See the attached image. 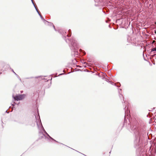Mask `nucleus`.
<instances>
[{"instance_id":"39448f33","label":"nucleus","mask_w":156,"mask_h":156,"mask_svg":"<svg viewBox=\"0 0 156 156\" xmlns=\"http://www.w3.org/2000/svg\"><path fill=\"white\" fill-rule=\"evenodd\" d=\"M12 72H13L15 74H16V73H15V72L13 70H12Z\"/></svg>"},{"instance_id":"20e7f679","label":"nucleus","mask_w":156,"mask_h":156,"mask_svg":"<svg viewBox=\"0 0 156 156\" xmlns=\"http://www.w3.org/2000/svg\"><path fill=\"white\" fill-rule=\"evenodd\" d=\"M154 33L155 34H156V30H155L154 31Z\"/></svg>"},{"instance_id":"7ed1b4c3","label":"nucleus","mask_w":156,"mask_h":156,"mask_svg":"<svg viewBox=\"0 0 156 156\" xmlns=\"http://www.w3.org/2000/svg\"><path fill=\"white\" fill-rule=\"evenodd\" d=\"M156 51V47L154 48H153L151 49V51Z\"/></svg>"},{"instance_id":"f03ea898","label":"nucleus","mask_w":156,"mask_h":156,"mask_svg":"<svg viewBox=\"0 0 156 156\" xmlns=\"http://www.w3.org/2000/svg\"><path fill=\"white\" fill-rule=\"evenodd\" d=\"M38 136V140H41L46 138L45 136L42 133H40Z\"/></svg>"},{"instance_id":"423d86ee","label":"nucleus","mask_w":156,"mask_h":156,"mask_svg":"<svg viewBox=\"0 0 156 156\" xmlns=\"http://www.w3.org/2000/svg\"><path fill=\"white\" fill-rule=\"evenodd\" d=\"M155 42V41H153V43H154V42Z\"/></svg>"},{"instance_id":"f257e3e1","label":"nucleus","mask_w":156,"mask_h":156,"mask_svg":"<svg viewBox=\"0 0 156 156\" xmlns=\"http://www.w3.org/2000/svg\"><path fill=\"white\" fill-rule=\"evenodd\" d=\"M25 97L24 94H21L19 95H16L15 96H13L14 100L16 101H18L21 100L23 99Z\"/></svg>"}]
</instances>
